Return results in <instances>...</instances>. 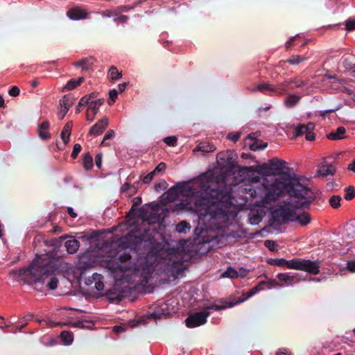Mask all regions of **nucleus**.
Returning <instances> with one entry per match:
<instances>
[{"label": "nucleus", "mask_w": 355, "mask_h": 355, "mask_svg": "<svg viewBox=\"0 0 355 355\" xmlns=\"http://www.w3.org/2000/svg\"><path fill=\"white\" fill-rule=\"evenodd\" d=\"M276 355H291V354L287 349L282 348V349H279L277 352Z\"/></svg>", "instance_id": "774afa93"}, {"label": "nucleus", "mask_w": 355, "mask_h": 355, "mask_svg": "<svg viewBox=\"0 0 355 355\" xmlns=\"http://www.w3.org/2000/svg\"><path fill=\"white\" fill-rule=\"evenodd\" d=\"M286 178L282 180L275 179L270 183L266 178H263L261 186L264 189V193H261V188L249 189L250 195L253 198L263 197L266 202L275 201L284 193L286 192L290 198H296L295 207L307 208L311 202L315 200L311 190L305 184L300 182L299 180L293 177L289 173H284Z\"/></svg>", "instance_id": "f03ea898"}, {"label": "nucleus", "mask_w": 355, "mask_h": 355, "mask_svg": "<svg viewBox=\"0 0 355 355\" xmlns=\"http://www.w3.org/2000/svg\"><path fill=\"white\" fill-rule=\"evenodd\" d=\"M166 168V165L164 162H160L154 169V172H162L164 171Z\"/></svg>", "instance_id": "e2e57ef3"}, {"label": "nucleus", "mask_w": 355, "mask_h": 355, "mask_svg": "<svg viewBox=\"0 0 355 355\" xmlns=\"http://www.w3.org/2000/svg\"><path fill=\"white\" fill-rule=\"evenodd\" d=\"M209 315L210 312L203 310L194 313L185 320V324L189 328H194L205 324Z\"/></svg>", "instance_id": "6e6552de"}, {"label": "nucleus", "mask_w": 355, "mask_h": 355, "mask_svg": "<svg viewBox=\"0 0 355 355\" xmlns=\"http://www.w3.org/2000/svg\"><path fill=\"white\" fill-rule=\"evenodd\" d=\"M132 205L130 209V211H135L137 209V207L141 203V197H135L132 199Z\"/></svg>", "instance_id": "5fc2aeb1"}, {"label": "nucleus", "mask_w": 355, "mask_h": 355, "mask_svg": "<svg viewBox=\"0 0 355 355\" xmlns=\"http://www.w3.org/2000/svg\"><path fill=\"white\" fill-rule=\"evenodd\" d=\"M50 127L49 122L47 121H43L39 125L37 132L39 137L42 140H48L51 138V135L47 132Z\"/></svg>", "instance_id": "2eb2a0df"}, {"label": "nucleus", "mask_w": 355, "mask_h": 355, "mask_svg": "<svg viewBox=\"0 0 355 355\" xmlns=\"http://www.w3.org/2000/svg\"><path fill=\"white\" fill-rule=\"evenodd\" d=\"M175 186L179 195L182 194L183 196H189V194L193 193V187L184 182H178Z\"/></svg>", "instance_id": "412c9836"}, {"label": "nucleus", "mask_w": 355, "mask_h": 355, "mask_svg": "<svg viewBox=\"0 0 355 355\" xmlns=\"http://www.w3.org/2000/svg\"><path fill=\"white\" fill-rule=\"evenodd\" d=\"M191 228L190 223L182 220L175 225V230L180 234H185Z\"/></svg>", "instance_id": "72a5a7b5"}, {"label": "nucleus", "mask_w": 355, "mask_h": 355, "mask_svg": "<svg viewBox=\"0 0 355 355\" xmlns=\"http://www.w3.org/2000/svg\"><path fill=\"white\" fill-rule=\"evenodd\" d=\"M300 100V96L295 94H289L284 100V105L288 107H293L299 103Z\"/></svg>", "instance_id": "cd10ccee"}, {"label": "nucleus", "mask_w": 355, "mask_h": 355, "mask_svg": "<svg viewBox=\"0 0 355 355\" xmlns=\"http://www.w3.org/2000/svg\"><path fill=\"white\" fill-rule=\"evenodd\" d=\"M114 137V132L112 130H108L103 137V139L101 142V145H107L105 141L109 139H113Z\"/></svg>", "instance_id": "864d4df0"}, {"label": "nucleus", "mask_w": 355, "mask_h": 355, "mask_svg": "<svg viewBox=\"0 0 355 355\" xmlns=\"http://www.w3.org/2000/svg\"><path fill=\"white\" fill-rule=\"evenodd\" d=\"M286 162L278 158H272L267 163L257 166V172L263 177L273 176L281 174L285 168Z\"/></svg>", "instance_id": "0eeeda50"}, {"label": "nucleus", "mask_w": 355, "mask_h": 355, "mask_svg": "<svg viewBox=\"0 0 355 355\" xmlns=\"http://www.w3.org/2000/svg\"><path fill=\"white\" fill-rule=\"evenodd\" d=\"M164 142L169 146H176L178 144V139L175 136L166 137L163 139Z\"/></svg>", "instance_id": "de8ad7c7"}, {"label": "nucleus", "mask_w": 355, "mask_h": 355, "mask_svg": "<svg viewBox=\"0 0 355 355\" xmlns=\"http://www.w3.org/2000/svg\"><path fill=\"white\" fill-rule=\"evenodd\" d=\"M335 172L336 169L332 164L322 165L318 171V173L322 177H325L329 175H333Z\"/></svg>", "instance_id": "b1692460"}, {"label": "nucleus", "mask_w": 355, "mask_h": 355, "mask_svg": "<svg viewBox=\"0 0 355 355\" xmlns=\"http://www.w3.org/2000/svg\"><path fill=\"white\" fill-rule=\"evenodd\" d=\"M345 29L347 31H352L355 30V19H348L345 21Z\"/></svg>", "instance_id": "09e8293b"}, {"label": "nucleus", "mask_w": 355, "mask_h": 355, "mask_svg": "<svg viewBox=\"0 0 355 355\" xmlns=\"http://www.w3.org/2000/svg\"><path fill=\"white\" fill-rule=\"evenodd\" d=\"M201 187L205 188V193L209 198L210 205L207 207V214L211 219L225 225L236 216L237 211L232 201V189L225 182L216 184L214 187L205 184Z\"/></svg>", "instance_id": "20e7f679"}, {"label": "nucleus", "mask_w": 355, "mask_h": 355, "mask_svg": "<svg viewBox=\"0 0 355 355\" xmlns=\"http://www.w3.org/2000/svg\"><path fill=\"white\" fill-rule=\"evenodd\" d=\"M260 284H266L268 288L269 289L272 288V287H275L277 286H278V283L275 280V279H272V280H270L268 282H264V281H262L260 282Z\"/></svg>", "instance_id": "bf43d9fd"}, {"label": "nucleus", "mask_w": 355, "mask_h": 355, "mask_svg": "<svg viewBox=\"0 0 355 355\" xmlns=\"http://www.w3.org/2000/svg\"><path fill=\"white\" fill-rule=\"evenodd\" d=\"M92 279L94 281V286L97 291H102L104 289L103 276L98 273H94Z\"/></svg>", "instance_id": "c85d7f7f"}, {"label": "nucleus", "mask_w": 355, "mask_h": 355, "mask_svg": "<svg viewBox=\"0 0 355 355\" xmlns=\"http://www.w3.org/2000/svg\"><path fill=\"white\" fill-rule=\"evenodd\" d=\"M69 109H67V107H60V109L58 112V117L60 119H62L65 115L67 114V112L69 111Z\"/></svg>", "instance_id": "0e129e2a"}, {"label": "nucleus", "mask_w": 355, "mask_h": 355, "mask_svg": "<svg viewBox=\"0 0 355 355\" xmlns=\"http://www.w3.org/2000/svg\"><path fill=\"white\" fill-rule=\"evenodd\" d=\"M67 17L72 20H80L86 19L87 13L80 8H74L69 10L67 12Z\"/></svg>", "instance_id": "ddd939ff"}, {"label": "nucleus", "mask_w": 355, "mask_h": 355, "mask_svg": "<svg viewBox=\"0 0 355 355\" xmlns=\"http://www.w3.org/2000/svg\"><path fill=\"white\" fill-rule=\"evenodd\" d=\"M220 277L230 279L238 278L237 270L234 267L229 266L227 268L226 270L221 273Z\"/></svg>", "instance_id": "473e14b6"}, {"label": "nucleus", "mask_w": 355, "mask_h": 355, "mask_svg": "<svg viewBox=\"0 0 355 355\" xmlns=\"http://www.w3.org/2000/svg\"><path fill=\"white\" fill-rule=\"evenodd\" d=\"M128 20V17L126 16V15L117 16V17H115L113 19V21L114 22H116V23H121V24L126 23Z\"/></svg>", "instance_id": "4d7b16f0"}, {"label": "nucleus", "mask_w": 355, "mask_h": 355, "mask_svg": "<svg viewBox=\"0 0 355 355\" xmlns=\"http://www.w3.org/2000/svg\"><path fill=\"white\" fill-rule=\"evenodd\" d=\"M249 223L251 225H258L262 220L261 216L258 213L250 212L249 214Z\"/></svg>", "instance_id": "58836bf2"}, {"label": "nucleus", "mask_w": 355, "mask_h": 355, "mask_svg": "<svg viewBox=\"0 0 355 355\" xmlns=\"http://www.w3.org/2000/svg\"><path fill=\"white\" fill-rule=\"evenodd\" d=\"M216 150V148L214 145L210 144L209 143H200L197 146L196 150L202 151L203 153H210L214 152Z\"/></svg>", "instance_id": "e433bc0d"}, {"label": "nucleus", "mask_w": 355, "mask_h": 355, "mask_svg": "<svg viewBox=\"0 0 355 355\" xmlns=\"http://www.w3.org/2000/svg\"><path fill=\"white\" fill-rule=\"evenodd\" d=\"M255 90L261 92H265L266 91L273 92V90H275V89L274 86L269 83H263L259 85Z\"/></svg>", "instance_id": "c03bdc74"}, {"label": "nucleus", "mask_w": 355, "mask_h": 355, "mask_svg": "<svg viewBox=\"0 0 355 355\" xmlns=\"http://www.w3.org/2000/svg\"><path fill=\"white\" fill-rule=\"evenodd\" d=\"M341 197L340 196H332L329 198V204L334 209H338L340 207Z\"/></svg>", "instance_id": "37998d69"}, {"label": "nucleus", "mask_w": 355, "mask_h": 355, "mask_svg": "<svg viewBox=\"0 0 355 355\" xmlns=\"http://www.w3.org/2000/svg\"><path fill=\"white\" fill-rule=\"evenodd\" d=\"M243 170L248 173V175L252 182L258 183L260 182V175H261L257 172V168L254 169L252 166L244 167Z\"/></svg>", "instance_id": "393cba45"}, {"label": "nucleus", "mask_w": 355, "mask_h": 355, "mask_svg": "<svg viewBox=\"0 0 355 355\" xmlns=\"http://www.w3.org/2000/svg\"><path fill=\"white\" fill-rule=\"evenodd\" d=\"M107 295L108 296L110 301H111L112 302H116L119 303L122 300V296L119 294H118L115 297H112L111 296V295H112L111 291H108Z\"/></svg>", "instance_id": "6e6d98bb"}, {"label": "nucleus", "mask_w": 355, "mask_h": 355, "mask_svg": "<svg viewBox=\"0 0 355 355\" xmlns=\"http://www.w3.org/2000/svg\"><path fill=\"white\" fill-rule=\"evenodd\" d=\"M344 198L346 200H351L355 197V188L353 186H348L345 188Z\"/></svg>", "instance_id": "4c0bfd02"}, {"label": "nucleus", "mask_w": 355, "mask_h": 355, "mask_svg": "<svg viewBox=\"0 0 355 355\" xmlns=\"http://www.w3.org/2000/svg\"><path fill=\"white\" fill-rule=\"evenodd\" d=\"M286 267L288 269L305 271L312 275H318L320 272L319 262L309 259L294 258L286 260Z\"/></svg>", "instance_id": "423d86ee"}, {"label": "nucleus", "mask_w": 355, "mask_h": 355, "mask_svg": "<svg viewBox=\"0 0 355 355\" xmlns=\"http://www.w3.org/2000/svg\"><path fill=\"white\" fill-rule=\"evenodd\" d=\"M93 58H86L80 60L78 62H74L73 64L76 67H81L82 70L88 71L92 69L94 62Z\"/></svg>", "instance_id": "a211bd4d"}, {"label": "nucleus", "mask_w": 355, "mask_h": 355, "mask_svg": "<svg viewBox=\"0 0 355 355\" xmlns=\"http://www.w3.org/2000/svg\"><path fill=\"white\" fill-rule=\"evenodd\" d=\"M155 229L147 227L143 231L136 227L124 237L126 243L134 248L119 250L114 259H110L106 267L115 275L130 272L139 277L140 284H147L153 271L159 244L155 236Z\"/></svg>", "instance_id": "f257e3e1"}, {"label": "nucleus", "mask_w": 355, "mask_h": 355, "mask_svg": "<svg viewBox=\"0 0 355 355\" xmlns=\"http://www.w3.org/2000/svg\"><path fill=\"white\" fill-rule=\"evenodd\" d=\"M73 127L72 121H68L64 126L60 137L64 144H67L69 141V137L71 135V131Z\"/></svg>", "instance_id": "4be33fe9"}, {"label": "nucleus", "mask_w": 355, "mask_h": 355, "mask_svg": "<svg viewBox=\"0 0 355 355\" xmlns=\"http://www.w3.org/2000/svg\"><path fill=\"white\" fill-rule=\"evenodd\" d=\"M291 83H295V81H285L282 83L277 85V86H274L275 90H273V93L278 94H284L287 93L288 89L286 87Z\"/></svg>", "instance_id": "7c9ffc66"}, {"label": "nucleus", "mask_w": 355, "mask_h": 355, "mask_svg": "<svg viewBox=\"0 0 355 355\" xmlns=\"http://www.w3.org/2000/svg\"><path fill=\"white\" fill-rule=\"evenodd\" d=\"M84 78L80 77L77 79H71L67 82L65 86L62 89V92L69 91L75 89L83 82Z\"/></svg>", "instance_id": "bb28decb"}, {"label": "nucleus", "mask_w": 355, "mask_h": 355, "mask_svg": "<svg viewBox=\"0 0 355 355\" xmlns=\"http://www.w3.org/2000/svg\"><path fill=\"white\" fill-rule=\"evenodd\" d=\"M293 222H297L301 225L305 226L311 223V217L306 212H302L301 214H297L295 212V215L293 218Z\"/></svg>", "instance_id": "aec40b11"}, {"label": "nucleus", "mask_w": 355, "mask_h": 355, "mask_svg": "<svg viewBox=\"0 0 355 355\" xmlns=\"http://www.w3.org/2000/svg\"><path fill=\"white\" fill-rule=\"evenodd\" d=\"M148 206V204H146L136 209L137 211V216L144 220L153 223L157 219V216L155 213L149 211Z\"/></svg>", "instance_id": "9b49d317"}, {"label": "nucleus", "mask_w": 355, "mask_h": 355, "mask_svg": "<svg viewBox=\"0 0 355 355\" xmlns=\"http://www.w3.org/2000/svg\"><path fill=\"white\" fill-rule=\"evenodd\" d=\"M296 198H291L290 202H285L277 209L272 212V217L275 222L279 224H284L286 222H293V216L295 215V200Z\"/></svg>", "instance_id": "39448f33"}, {"label": "nucleus", "mask_w": 355, "mask_h": 355, "mask_svg": "<svg viewBox=\"0 0 355 355\" xmlns=\"http://www.w3.org/2000/svg\"><path fill=\"white\" fill-rule=\"evenodd\" d=\"M162 197L163 200L166 202H173L175 201L179 197V193L175 186L171 187L162 195Z\"/></svg>", "instance_id": "f3484780"}, {"label": "nucleus", "mask_w": 355, "mask_h": 355, "mask_svg": "<svg viewBox=\"0 0 355 355\" xmlns=\"http://www.w3.org/2000/svg\"><path fill=\"white\" fill-rule=\"evenodd\" d=\"M315 128L313 123L309 122L306 125L299 124L295 128L293 135L295 137H300L305 135V138L307 141H312L315 140V135L313 130Z\"/></svg>", "instance_id": "1a4fd4ad"}, {"label": "nucleus", "mask_w": 355, "mask_h": 355, "mask_svg": "<svg viewBox=\"0 0 355 355\" xmlns=\"http://www.w3.org/2000/svg\"><path fill=\"white\" fill-rule=\"evenodd\" d=\"M306 60L307 58L304 56L293 55L286 62L292 65H297Z\"/></svg>", "instance_id": "c9c22d12"}, {"label": "nucleus", "mask_w": 355, "mask_h": 355, "mask_svg": "<svg viewBox=\"0 0 355 355\" xmlns=\"http://www.w3.org/2000/svg\"><path fill=\"white\" fill-rule=\"evenodd\" d=\"M249 272V270L241 267L239 268V270H237L238 277L244 278L248 275V273Z\"/></svg>", "instance_id": "13d9d810"}, {"label": "nucleus", "mask_w": 355, "mask_h": 355, "mask_svg": "<svg viewBox=\"0 0 355 355\" xmlns=\"http://www.w3.org/2000/svg\"><path fill=\"white\" fill-rule=\"evenodd\" d=\"M277 278L284 282L286 286H292L294 283L295 276L290 275L288 273H278Z\"/></svg>", "instance_id": "c756f323"}, {"label": "nucleus", "mask_w": 355, "mask_h": 355, "mask_svg": "<svg viewBox=\"0 0 355 355\" xmlns=\"http://www.w3.org/2000/svg\"><path fill=\"white\" fill-rule=\"evenodd\" d=\"M345 132H346V129L343 126H340V127L337 128L336 130H333L331 132H329L327 135V137L329 139L333 140V141L341 140L345 138L344 135H345Z\"/></svg>", "instance_id": "dca6fc26"}, {"label": "nucleus", "mask_w": 355, "mask_h": 355, "mask_svg": "<svg viewBox=\"0 0 355 355\" xmlns=\"http://www.w3.org/2000/svg\"><path fill=\"white\" fill-rule=\"evenodd\" d=\"M244 302V300H236L232 302H226L223 300H220L218 301H215L214 304L206 306L203 308V311H220L223 309H225L227 308H232L235 305L241 304Z\"/></svg>", "instance_id": "9d476101"}, {"label": "nucleus", "mask_w": 355, "mask_h": 355, "mask_svg": "<svg viewBox=\"0 0 355 355\" xmlns=\"http://www.w3.org/2000/svg\"><path fill=\"white\" fill-rule=\"evenodd\" d=\"M8 94L11 96H17L19 94V89L17 86H12L8 91Z\"/></svg>", "instance_id": "052dcab7"}, {"label": "nucleus", "mask_w": 355, "mask_h": 355, "mask_svg": "<svg viewBox=\"0 0 355 355\" xmlns=\"http://www.w3.org/2000/svg\"><path fill=\"white\" fill-rule=\"evenodd\" d=\"M240 137H241L240 132H230L227 135V138L229 140L232 141L233 142L236 143L239 139Z\"/></svg>", "instance_id": "8fccbe9b"}, {"label": "nucleus", "mask_w": 355, "mask_h": 355, "mask_svg": "<svg viewBox=\"0 0 355 355\" xmlns=\"http://www.w3.org/2000/svg\"><path fill=\"white\" fill-rule=\"evenodd\" d=\"M59 268L57 253L52 250L44 254L36 255L27 268H20L18 270V276L24 282L31 285L44 284L46 279L50 277L46 283V287L53 291L58 287V279L52 275Z\"/></svg>", "instance_id": "7ed1b4c3"}, {"label": "nucleus", "mask_w": 355, "mask_h": 355, "mask_svg": "<svg viewBox=\"0 0 355 355\" xmlns=\"http://www.w3.org/2000/svg\"><path fill=\"white\" fill-rule=\"evenodd\" d=\"M167 183L166 181L162 180V182L156 184L155 185V189L157 191H159L160 190L165 189L166 187Z\"/></svg>", "instance_id": "680f3d73"}, {"label": "nucleus", "mask_w": 355, "mask_h": 355, "mask_svg": "<svg viewBox=\"0 0 355 355\" xmlns=\"http://www.w3.org/2000/svg\"><path fill=\"white\" fill-rule=\"evenodd\" d=\"M59 105L62 107H67V109H69L72 105V101L69 96L64 95L62 99L60 100Z\"/></svg>", "instance_id": "a18cd8bd"}, {"label": "nucleus", "mask_w": 355, "mask_h": 355, "mask_svg": "<svg viewBox=\"0 0 355 355\" xmlns=\"http://www.w3.org/2000/svg\"><path fill=\"white\" fill-rule=\"evenodd\" d=\"M347 268L352 272H355V261H349L347 262Z\"/></svg>", "instance_id": "338daca9"}, {"label": "nucleus", "mask_w": 355, "mask_h": 355, "mask_svg": "<svg viewBox=\"0 0 355 355\" xmlns=\"http://www.w3.org/2000/svg\"><path fill=\"white\" fill-rule=\"evenodd\" d=\"M60 338L64 345H70L73 341V334L68 331H63L60 334Z\"/></svg>", "instance_id": "2f4dec72"}, {"label": "nucleus", "mask_w": 355, "mask_h": 355, "mask_svg": "<svg viewBox=\"0 0 355 355\" xmlns=\"http://www.w3.org/2000/svg\"><path fill=\"white\" fill-rule=\"evenodd\" d=\"M189 209H191L190 202L188 200H182L174 205V207L171 209V211L173 212L178 213Z\"/></svg>", "instance_id": "a878e982"}, {"label": "nucleus", "mask_w": 355, "mask_h": 355, "mask_svg": "<svg viewBox=\"0 0 355 355\" xmlns=\"http://www.w3.org/2000/svg\"><path fill=\"white\" fill-rule=\"evenodd\" d=\"M83 167L86 171L92 169L93 167V157L89 153H86L83 155Z\"/></svg>", "instance_id": "f704fd0d"}, {"label": "nucleus", "mask_w": 355, "mask_h": 355, "mask_svg": "<svg viewBox=\"0 0 355 355\" xmlns=\"http://www.w3.org/2000/svg\"><path fill=\"white\" fill-rule=\"evenodd\" d=\"M108 123V119L107 117H103L102 119L99 120L96 123L92 126L89 131V134L93 135L94 136H98L101 135L107 127Z\"/></svg>", "instance_id": "f8f14e48"}, {"label": "nucleus", "mask_w": 355, "mask_h": 355, "mask_svg": "<svg viewBox=\"0 0 355 355\" xmlns=\"http://www.w3.org/2000/svg\"><path fill=\"white\" fill-rule=\"evenodd\" d=\"M286 259L284 258L270 259L268 263L277 266H286Z\"/></svg>", "instance_id": "49530a36"}, {"label": "nucleus", "mask_w": 355, "mask_h": 355, "mask_svg": "<svg viewBox=\"0 0 355 355\" xmlns=\"http://www.w3.org/2000/svg\"><path fill=\"white\" fill-rule=\"evenodd\" d=\"M64 246L68 253L74 254L78 251L80 243L76 239H71L64 243Z\"/></svg>", "instance_id": "5701e85b"}, {"label": "nucleus", "mask_w": 355, "mask_h": 355, "mask_svg": "<svg viewBox=\"0 0 355 355\" xmlns=\"http://www.w3.org/2000/svg\"><path fill=\"white\" fill-rule=\"evenodd\" d=\"M109 76L112 80H116L122 77V73L119 72L116 67L112 66L109 70Z\"/></svg>", "instance_id": "ea45409f"}, {"label": "nucleus", "mask_w": 355, "mask_h": 355, "mask_svg": "<svg viewBox=\"0 0 355 355\" xmlns=\"http://www.w3.org/2000/svg\"><path fill=\"white\" fill-rule=\"evenodd\" d=\"M81 149H82V147H81L80 144H74L73 150H72V153L71 155V157L73 159H76L78 157Z\"/></svg>", "instance_id": "603ef678"}, {"label": "nucleus", "mask_w": 355, "mask_h": 355, "mask_svg": "<svg viewBox=\"0 0 355 355\" xmlns=\"http://www.w3.org/2000/svg\"><path fill=\"white\" fill-rule=\"evenodd\" d=\"M89 98H87V96H85L83 97H82L78 105H76V113L78 114L81 111V108L85 105H89Z\"/></svg>", "instance_id": "79ce46f5"}, {"label": "nucleus", "mask_w": 355, "mask_h": 355, "mask_svg": "<svg viewBox=\"0 0 355 355\" xmlns=\"http://www.w3.org/2000/svg\"><path fill=\"white\" fill-rule=\"evenodd\" d=\"M145 1L146 0H140L138 2L134 3L132 6H130V5L122 6L118 8V9H117L118 11H117V12H116L115 15H118V14L120 13V12H128L130 10L134 9L137 5L141 3L142 2Z\"/></svg>", "instance_id": "a19ab883"}, {"label": "nucleus", "mask_w": 355, "mask_h": 355, "mask_svg": "<svg viewBox=\"0 0 355 355\" xmlns=\"http://www.w3.org/2000/svg\"><path fill=\"white\" fill-rule=\"evenodd\" d=\"M246 139L251 140V143L249 144V146L252 150L256 151L259 150H263L267 147L266 143H264L262 141L257 139H252L250 135L247 136Z\"/></svg>", "instance_id": "6ab92c4d"}, {"label": "nucleus", "mask_w": 355, "mask_h": 355, "mask_svg": "<svg viewBox=\"0 0 355 355\" xmlns=\"http://www.w3.org/2000/svg\"><path fill=\"white\" fill-rule=\"evenodd\" d=\"M118 94H119V92L115 89H113L112 90H111L110 92V93H109L110 99L108 100L109 105H112L113 103L115 102L116 99L117 98Z\"/></svg>", "instance_id": "3c124183"}, {"label": "nucleus", "mask_w": 355, "mask_h": 355, "mask_svg": "<svg viewBox=\"0 0 355 355\" xmlns=\"http://www.w3.org/2000/svg\"><path fill=\"white\" fill-rule=\"evenodd\" d=\"M103 103H104V98H98L96 100L89 101L87 110H88V112H92V117L91 119L87 118V121H92L94 120L95 115L98 113L99 107Z\"/></svg>", "instance_id": "4468645a"}, {"label": "nucleus", "mask_w": 355, "mask_h": 355, "mask_svg": "<svg viewBox=\"0 0 355 355\" xmlns=\"http://www.w3.org/2000/svg\"><path fill=\"white\" fill-rule=\"evenodd\" d=\"M265 246L267 247L270 250H274L275 248V243L273 241L266 240L265 241Z\"/></svg>", "instance_id": "69168bd1"}]
</instances>
